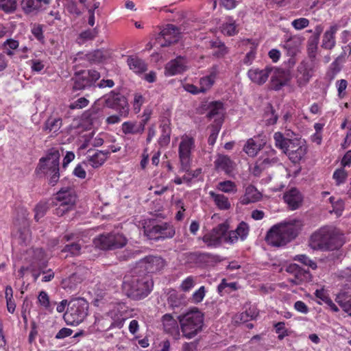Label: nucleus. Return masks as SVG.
Segmentation results:
<instances>
[{
    "instance_id": "obj_1",
    "label": "nucleus",
    "mask_w": 351,
    "mask_h": 351,
    "mask_svg": "<svg viewBox=\"0 0 351 351\" xmlns=\"http://www.w3.org/2000/svg\"><path fill=\"white\" fill-rule=\"evenodd\" d=\"M301 225L300 221L296 219L275 225L268 231L266 241L272 246L285 245L298 236Z\"/></svg>"
},
{
    "instance_id": "obj_2",
    "label": "nucleus",
    "mask_w": 351,
    "mask_h": 351,
    "mask_svg": "<svg viewBox=\"0 0 351 351\" xmlns=\"http://www.w3.org/2000/svg\"><path fill=\"white\" fill-rule=\"evenodd\" d=\"M341 236L332 228L324 226L314 233L310 237L309 246L314 250H335L343 245Z\"/></svg>"
},
{
    "instance_id": "obj_3",
    "label": "nucleus",
    "mask_w": 351,
    "mask_h": 351,
    "mask_svg": "<svg viewBox=\"0 0 351 351\" xmlns=\"http://www.w3.org/2000/svg\"><path fill=\"white\" fill-rule=\"evenodd\" d=\"M152 287L153 281L148 274L125 276L123 282V289L125 294L137 300L147 297L152 291Z\"/></svg>"
},
{
    "instance_id": "obj_4",
    "label": "nucleus",
    "mask_w": 351,
    "mask_h": 351,
    "mask_svg": "<svg viewBox=\"0 0 351 351\" xmlns=\"http://www.w3.org/2000/svg\"><path fill=\"white\" fill-rule=\"evenodd\" d=\"M60 157L58 150L50 149L46 156L39 160L36 169L37 174L48 176V182L51 186L56 185L60 178Z\"/></svg>"
},
{
    "instance_id": "obj_5",
    "label": "nucleus",
    "mask_w": 351,
    "mask_h": 351,
    "mask_svg": "<svg viewBox=\"0 0 351 351\" xmlns=\"http://www.w3.org/2000/svg\"><path fill=\"white\" fill-rule=\"evenodd\" d=\"M182 335L192 339L202 330L204 315L197 308H194L178 317Z\"/></svg>"
},
{
    "instance_id": "obj_6",
    "label": "nucleus",
    "mask_w": 351,
    "mask_h": 351,
    "mask_svg": "<svg viewBox=\"0 0 351 351\" xmlns=\"http://www.w3.org/2000/svg\"><path fill=\"white\" fill-rule=\"evenodd\" d=\"M88 304L82 298L70 301L64 315L67 325L77 326L82 323L88 315Z\"/></svg>"
},
{
    "instance_id": "obj_7",
    "label": "nucleus",
    "mask_w": 351,
    "mask_h": 351,
    "mask_svg": "<svg viewBox=\"0 0 351 351\" xmlns=\"http://www.w3.org/2000/svg\"><path fill=\"white\" fill-rule=\"evenodd\" d=\"M95 246L103 250H113L124 247L127 243L125 237L119 232L102 234L93 240Z\"/></svg>"
},
{
    "instance_id": "obj_8",
    "label": "nucleus",
    "mask_w": 351,
    "mask_h": 351,
    "mask_svg": "<svg viewBox=\"0 0 351 351\" xmlns=\"http://www.w3.org/2000/svg\"><path fill=\"white\" fill-rule=\"evenodd\" d=\"M181 29L173 24H167L162 27L156 38V44L160 47H167L179 41L181 38Z\"/></svg>"
},
{
    "instance_id": "obj_9",
    "label": "nucleus",
    "mask_w": 351,
    "mask_h": 351,
    "mask_svg": "<svg viewBox=\"0 0 351 351\" xmlns=\"http://www.w3.org/2000/svg\"><path fill=\"white\" fill-rule=\"evenodd\" d=\"M76 197L69 189H61L56 195L55 214L62 216L74 208Z\"/></svg>"
},
{
    "instance_id": "obj_10",
    "label": "nucleus",
    "mask_w": 351,
    "mask_h": 351,
    "mask_svg": "<svg viewBox=\"0 0 351 351\" xmlns=\"http://www.w3.org/2000/svg\"><path fill=\"white\" fill-rule=\"evenodd\" d=\"M105 105L127 117L129 114V104L127 98L122 94L114 90L104 97Z\"/></svg>"
},
{
    "instance_id": "obj_11",
    "label": "nucleus",
    "mask_w": 351,
    "mask_h": 351,
    "mask_svg": "<svg viewBox=\"0 0 351 351\" xmlns=\"http://www.w3.org/2000/svg\"><path fill=\"white\" fill-rule=\"evenodd\" d=\"M129 307L123 302H119L113 305L112 308L107 313L112 322L108 329L114 328H121L125 321L131 315Z\"/></svg>"
},
{
    "instance_id": "obj_12",
    "label": "nucleus",
    "mask_w": 351,
    "mask_h": 351,
    "mask_svg": "<svg viewBox=\"0 0 351 351\" xmlns=\"http://www.w3.org/2000/svg\"><path fill=\"white\" fill-rule=\"evenodd\" d=\"M100 78V74L95 70L84 71L76 74L73 78V89L82 90L95 85Z\"/></svg>"
},
{
    "instance_id": "obj_13",
    "label": "nucleus",
    "mask_w": 351,
    "mask_h": 351,
    "mask_svg": "<svg viewBox=\"0 0 351 351\" xmlns=\"http://www.w3.org/2000/svg\"><path fill=\"white\" fill-rule=\"evenodd\" d=\"M228 229L229 226L227 223H220L214 228L211 232L205 234L202 237V240L208 247H218L223 241L225 242V237L228 235Z\"/></svg>"
},
{
    "instance_id": "obj_14",
    "label": "nucleus",
    "mask_w": 351,
    "mask_h": 351,
    "mask_svg": "<svg viewBox=\"0 0 351 351\" xmlns=\"http://www.w3.org/2000/svg\"><path fill=\"white\" fill-rule=\"evenodd\" d=\"M195 146V141L192 137L184 136L179 145V158L181 171H188L191 162V150Z\"/></svg>"
},
{
    "instance_id": "obj_15",
    "label": "nucleus",
    "mask_w": 351,
    "mask_h": 351,
    "mask_svg": "<svg viewBox=\"0 0 351 351\" xmlns=\"http://www.w3.org/2000/svg\"><path fill=\"white\" fill-rule=\"evenodd\" d=\"M315 69V63L313 60H303L297 68L295 75L297 85L300 87L306 86L310 82Z\"/></svg>"
},
{
    "instance_id": "obj_16",
    "label": "nucleus",
    "mask_w": 351,
    "mask_h": 351,
    "mask_svg": "<svg viewBox=\"0 0 351 351\" xmlns=\"http://www.w3.org/2000/svg\"><path fill=\"white\" fill-rule=\"evenodd\" d=\"M173 226L169 223H162L145 229V234L149 239H171L175 235Z\"/></svg>"
},
{
    "instance_id": "obj_17",
    "label": "nucleus",
    "mask_w": 351,
    "mask_h": 351,
    "mask_svg": "<svg viewBox=\"0 0 351 351\" xmlns=\"http://www.w3.org/2000/svg\"><path fill=\"white\" fill-rule=\"evenodd\" d=\"M307 149L308 147L304 140L295 138L288 145V148L285 154L288 156L292 162L297 163L305 156Z\"/></svg>"
},
{
    "instance_id": "obj_18",
    "label": "nucleus",
    "mask_w": 351,
    "mask_h": 351,
    "mask_svg": "<svg viewBox=\"0 0 351 351\" xmlns=\"http://www.w3.org/2000/svg\"><path fill=\"white\" fill-rule=\"evenodd\" d=\"M250 227L244 221H241L234 230L228 231V235L225 237V243L234 244L240 239L244 241L249 234Z\"/></svg>"
},
{
    "instance_id": "obj_19",
    "label": "nucleus",
    "mask_w": 351,
    "mask_h": 351,
    "mask_svg": "<svg viewBox=\"0 0 351 351\" xmlns=\"http://www.w3.org/2000/svg\"><path fill=\"white\" fill-rule=\"evenodd\" d=\"M269 76L271 77V86L276 90H280L289 80V74L285 71L273 66H271Z\"/></svg>"
},
{
    "instance_id": "obj_20",
    "label": "nucleus",
    "mask_w": 351,
    "mask_h": 351,
    "mask_svg": "<svg viewBox=\"0 0 351 351\" xmlns=\"http://www.w3.org/2000/svg\"><path fill=\"white\" fill-rule=\"evenodd\" d=\"M141 267H144L147 273H154L165 267V261L160 256H148L141 261Z\"/></svg>"
},
{
    "instance_id": "obj_21",
    "label": "nucleus",
    "mask_w": 351,
    "mask_h": 351,
    "mask_svg": "<svg viewBox=\"0 0 351 351\" xmlns=\"http://www.w3.org/2000/svg\"><path fill=\"white\" fill-rule=\"evenodd\" d=\"M271 66H266L263 69L252 68L247 72V76L250 80L258 85L265 84L271 73Z\"/></svg>"
},
{
    "instance_id": "obj_22",
    "label": "nucleus",
    "mask_w": 351,
    "mask_h": 351,
    "mask_svg": "<svg viewBox=\"0 0 351 351\" xmlns=\"http://www.w3.org/2000/svg\"><path fill=\"white\" fill-rule=\"evenodd\" d=\"M258 160L260 162L261 165L263 166L265 169L280 163L276 151L271 147H266L265 148Z\"/></svg>"
},
{
    "instance_id": "obj_23",
    "label": "nucleus",
    "mask_w": 351,
    "mask_h": 351,
    "mask_svg": "<svg viewBox=\"0 0 351 351\" xmlns=\"http://www.w3.org/2000/svg\"><path fill=\"white\" fill-rule=\"evenodd\" d=\"M186 69V60L180 56L171 60L165 66V74L167 75H175L182 73Z\"/></svg>"
},
{
    "instance_id": "obj_24",
    "label": "nucleus",
    "mask_w": 351,
    "mask_h": 351,
    "mask_svg": "<svg viewBox=\"0 0 351 351\" xmlns=\"http://www.w3.org/2000/svg\"><path fill=\"white\" fill-rule=\"evenodd\" d=\"M284 200L291 210L299 208L302 202L301 193L295 188H292L284 195Z\"/></svg>"
},
{
    "instance_id": "obj_25",
    "label": "nucleus",
    "mask_w": 351,
    "mask_h": 351,
    "mask_svg": "<svg viewBox=\"0 0 351 351\" xmlns=\"http://www.w3.org/2000/svg\"><path fill=\"white\" fill-rule=\"evenodd\" d=\"M339 26L337 24L332 25L326 30L323 36L322 47L326 49H332L336 44L335 34Z\"/></svg>"
},
{
    "instance_id": "obj_26",
    "label": "nucleus",
    "mask_w": 351,
    "mask_h": 351,
    "mask_svg": "<svg viewBox=\"0 0 351 351\" xmlns=\"http://www.w3.org/2000/svg\"><path fill=\"white\" fill-rule=\"evenodd\" d=\"M207 117L210 119H214L217 123H221V119L224 113L223 104L220 101H213L209 104L208 106Z\"/></svg>"
},
{
    "instance_id": "obj_27",
    "label": "nucleus",
    "mask_w": 351,
    "mask_h": 351,
    "mask_svg": "<svg viewBox=\"0 0 351 351\" xmlns=\"http://www.w3.org/2000/svg\"><path fill=\"white\" fill-rule=\"evenodd\" d=\"M262 198L261 193L252 185L246 187L245 194L241 197V202L243 205L254 203Z\"/></svg>"
},
{
    "instance_id": "obj_28",
    "label": "nucleus",
    "mask_w": 351,
    "mask_h": 351,
    "mask_svg": "<svg viewBox=\"0 0 351 351\" xmlns=\"http://www.w3.org/2000/svg\"><path fill=\"white\" fill-rule=\"evenodd\" d=\"M208 194L218 209L225 210L230 208L231 204L228 197L213 191H210Z\"/></svg>"
},
{
    "instance_id": "obj_29",
    "label": "nucleus",
    "mask_w": 351,
    "mask_h": 351,
    "mask_svg": "<svg viewBox=\"0 0 351 351\" xmlns=\"http://www.w3.org/2000/svg\"><path fill=\"white\" fill-rule=\"evenodd\" d=\"M264 144L265 143L257 141L255 138H251L246 141L243 150L248 155V156L254 157L263 147Z\"/></svg>"
},
{
    "instance_id": "obj_30",
    "label": "nucleus",
    "mask_w": 351,
    "mask_h": 351,
    "mask_svg": "<svg viewBox=\"0 0 351 351\" xmlns=\"http://www.w3.org/2000/svg\"><path fill=\"white\" fill-rule=\"evenodd\" d=\"M208 47L214 50L213 55L217 58H223L228 53L229 50L224 43L219 39L208 41Z\"/></svg>"
},
{
    "instance_id": "obj_31",
    "label": "nucleus",
    "mask_w": 351,
    "mask_h": 351,
    "mask_svg": "<svg viewBox=\"0 0 351 351\" xmlns=\"http://www.w3.org/2000/svg\"><path fill=\"white\" fill-rule=\"evenodd\" d=\"M335 302L351 317V295L348 292L341 291L336 295Z\"/></svg>"
},
{
    "instance_id": "obj_32",
    "label": "nucleus",
    "mask_w": 351,
    "mask_h": 351,
    "mask_svg": "<svg viewBox=\"0 0 351 351\" xmlns=\"http://www.w3.org/2000/svg\"><path fill=\"white\" fill-rule=\"evenodd\" d=\"M145 130V122L137 123L132 121H125L122 123L121 130L125 134H141Z\"/></svg>"
},
{
    "instance_id": "obj_33",
    "label": "nucleus",
    "mask_w": 351,
    "mask_h": 351,
    "mask_svg": "<svg viewBox=\"0 0 351 351\" xmlns=\"http://www.w3.org/2000/svg\"><path fill=\"white\" fill-rule=\"evenodd\" d=\"M215 166L217 170L223 171L226 173H229L233 169V162L228 156L218 155L215 161Z\"/></svg>"
},
{
    "instance_id": "obj_34",
    "label": "nucleus",
    "mask_w": 351,
    "mask_h": 351,
    "mask_svg": "<svg viewBox=\"0 0 351 351\" xmlns=\"http://www.w3.org/2000/svg\"><path fill=\"white\" fill-rule=\"evenodd\" d=\"M162 322V326L164 330L169 334L173 335L175 332H178V324L176 319L173 318V317L169 314H165L162 317L161 319Z\"/></svg>"
},
{
    "instance_id": "obj_35",
    "label": "nucleus",
    "mask_w": 351,
    "mask_h": 351,
    "mask_svg": "<svg viewBox=\"0 0 351 351\" xmlns=\"http://www.w3.org/2000/svg\"><path fill=\"white\" fill-rule=\"evenodd\" d=\"M167 302L172 308L175 309L185 306L187 304V300L184 294L172 292L168 297Z\"/></svg>"
},
{
    "instance_id": "obj_36",
    "label": "nucleus",
    "mask_w": 351,
    "mask_h": 351,
    "mask_svg": "<svg viewBox=\"0 0 351 351\" xmlns=\"http://www.w3.org/2000/svg\"><path fill=\"white\" fill-rule=\"evenodd\" d=\"M127 64L129 68L137 74L143 73L147 70L145 62L137 57H128Z\"/></svg>"
},
{
    "instance_id": "obj_37",
    "label": "nucleus",
    "mask_w": 351,
    "mask_h": 351,
    "mask_svg": "<svg viewBox=\"0 0 351 351\" xmlns=\"http://www.w3.org/2000/svg\"><path fill=\"white\" fill-rule=\"evenodd\" d=\"M221 32L228 36H232L238 34L237 24L233 18H226V22L221 26Z\"/></svg>"
},
{
    "instance_id": "obj_38",
    "label": "nucleus",
    "mask_w": 351,
    "mask_h": 351,
    "mask_svg": "<svg viewBox=\"0 0 351 351\" xmlns=\"http://www.w3.org/2000/svg\"><path fill=\"white\" fill-rule=\"evenodd\" d=\"M300 45V41L298 38H290L283 44L284 48L287 50V54L290 56H293L298 53Z\"/></svg>"
},
{
    "instance_id": "obj_39",
    "label": "nucleus",
    "mask_w": 351,
    "mask_h": 351,
    "mask_svg": "<svg viewBox=\"0 0 351 351\" xmlns=\"http://www.w3.org/2000/svg\"><path fill=\"white\" fill-rule=\"evenodd\" d=\"M82 54H78L80 58H84L90 63H99L104 60V51L101 49L94 50L88 53L80 56Z\"/></svg>"
},
{
    "instance_id": "obj_40",
    "label": "nucleus",
    "mask_w": 351,
    "mask_h": 351,
    "mask_svg": "<svg viewBox=\"0 0 351 351\" xmlns=\"http://www.w3.org/2000/svg\"><path fill=\"white\" fill-rule=\"evenodd\" d=\"M274 139L276 147L282 150L285 153L288 148V145L291 143L293 139L285 138L281 132H275L274 134Z\"/></svg>"
},
{
    "instance_id": "obj_41",
    "label": "nucleus",
    "mask_w": 351,
    "mask_h": 351,
    "mask_svg": "<svg viewBox=\"0 0 351 351\" xmlns=\"http://www.w3.org/2000/svg\"><path fill=\"white\" fill-rule=\"evenodd\" d=\"M62 126L60 118L49 117L45 122L43 130L48 132H56Z\"/></svg>"
},
{
    "instance_id": "obj_42",
    "label": "nucleus",
    "mask_w": 351,
    "mask_h": 351,
    "mask_svg": "<svg viewBox=\"0 0 351 351\" xmlns=\"http://www.w3.org/2000/svg\"><path fill=\"white\" fill-rule=\"evenodd\" d=\"M21 8L26 14L35 13L40 10L37 0H22Z\"/></svg>"
},
{
    "instance_id": "obj_43",
    "label": "nucleus",
    "mask_w": 351,
    "mask_h": 351,
    "mask_svg": "<svg viewBox=\"0 0 351 351\" xmlns=\"http://www.w3.org/2000/svg\"><path fill=\"white\" fill-rule=\"evenodd\" d=\"M86 160L87 162L93 168L101 167L106 161L102 154L98 153V152H96L93 155H88Z\"/></svg>"
},
{
    "instance_id": "obj_44",
    "label": "nucleus",
    "mask_w": 351,
    "mask_h": 351,
    "mask_svg": "<svg viewBox=\"0 0 351 351\" xmlns=\"http://www.w3.org/2000/svg\"><path fill=\"white\" fill-rule=\"evenodd\" d=\"M39 304L46 310L51 312L53 309V303L49 301V298L47 292L42 291L38 296Z\"/></svg>"
},
{
    "instance_id": "obj_45",
    "label": "nucleus",
    "mask_w": 351,
    "mask_h": 351,
    "mask_svg": "<svg viewBox=\"0 0 351 351\" xmlns=\"http://www.w3.org/2000/svg\"><path fill=\"white\" fill-rule=\"evenodd\" d=\"M258 313L255 307H250L245 312L241 313L239 315V318L241 322L245 323L249 320L255 319L258 316Z\"/></svg>"
},
{
    "instance_id": "obj_46",
    "label": "nucleus",
    "mask_w": 351,
    "mask_h": 351,
    "mask_svg": "<svg viewBox=\"0 0 351 351\" xmlns=\"http://www.w3.org/2000/svg\"><path fill=\"white\" fill-rule=\"evenodd\" d=\"M217 189L223 193H235L237 191V186L234 182L230 180L220 182L217 186Z\"/></svg>"
},
{
    "instance_id": "obj_47",
    "label": "nucleus",
    "mask_w": 351,
    "mask_h": 351,
    "mask_svg": "<svg viewBox=\"0 0 351 351\" xmlns=\"http://www.w3.org/2000/svg\"><path fill=\"white\" fill-rule=\"evenodd\" d=\"M206 292V291L205 287L202 286L192 294L189 300L191 303L198 304L201 302L204 298Z\"/></svg>"
},
{
    "instance_id": "obj_48",
    "label": "nucleus",
    "mask_w": 351,
    "mask_h": 351,
    "mask_svg": "<svg viewBox=\"0 0 351 351\" xmlns=\"http://www.w3.org/2000/svg\"><path fill=\"white\" fill-rule=\"evenodd\" d=\"M19 41L12 38L7 39L3 45L5 49L6 54L9 56H12L14 55L13 50L16 49L19 47Z\"/></svg>"
},
{
    "instance_id": "obj_49",
    "label": "nucleus",
    "mask_w": 351,
    "mask_h": 351,
    "mask_svg": "<svg viewBox=\"0 0 351 351\" xmlns=\"http://www.w3.org/2000/svg\"><path fill=\"white\" fill-rule=\"evenodd\" d=\"M16 8V0H0V9L6 13L14 12Z\"/></svg>"
},
{
    "instance_id": "obj_50",
    "label": "nucleus",
    "mask_w": 351,
    "mask_h": 351,
    "mask_svg": "<svg viewBox=\"0 0 351 351\" xmlns=\"http://www.w3.org/2000/svg\"><path fill=\"white\" fill-rule=\"evenodd\" d=\"M196 278L192 276L186 278L181 283L180 288L184 292L190 291L195 285Z\"/></svg>"
},
{
    "instance_id": "obj_51",
    "label": "nucleus",
    "mask_w": 351,
    "mask_h": 351,
    "mask_svg": "<svg viewBox=\"0 0 351 351\" xmlns=\"http://www.w3.org/2000/svg\"><path fill=\"white\" fill-rule=\"evenodd\" d=\"M88 104L89 101L86 98L82 97L71 102L69 107L71 110H80L86 107Z\"/></svg>"
},
{
    "instance_id": "obj_52",
    "label": "nucleus",
    "mask_w": 351,
    "mask_h": 351,
    "mask_svg": "<svg viewBox=\"0 0 351 351\" xmlns=\"http://www.w3.org/2000/svg\"><path fill=\"white\" fill-rule=\"evenodd\" d=\"M81 245L77 243H72L65 245L63 252H69L71 256H77L81 252Z\"/></svg>"
},
{
    "instance_id": "obj_53",
    "label": "nucleus",
    "mask_w": 351,
    "mask_h": 351,
    "mask_svg": "<svg viewBox=\"0 0 351 351\" xmlns=\"http://www.w3.org/2000/svg\"><path fill=\"white\" fill-rule=\"evenodd\" d=\"M337 92H338V97L340 99H343L346 95V88L348 86V82L346 80L341 79L339 80H337L335 83Z\"/></svg>"
},
{
    "instance_id": "obj_54",
    "label": "nucleus",
    "mask_w": 351,
    "mask_h": 351,
    "mask_svg": "<svg viewBox=\"0 0 351 351\" xmlns=\"http://www.w3.org/2000/svg\"><path fill=\"white\" fill-rule=\"evenodd\" d=\"M295 261H298L300 262L301 263L304 264V265L308 266L313 269H315L317 268V264L311 260L305 254H299L295 256L294 258Z\"/></svg>"
},
{
    "instance_id": "obj_55",
    "label": "nucleus",
    "mask_w": 351,
    "mask_h": 351,
    "mask_svg": "<svg viewBox=\"0 0 351 351\" xmlns=\"http://www.w3.org/2000/svg\"><path fill=\"white\" fill-rule=\"evenodd\" d=\"M170 141V130L168 127L163 126L162 134L159 138L158 143L160 146H166Z\"/></svg>"
},
{
    "instance_id": "obj_56",
    "label": "nucleus",
    "mask_w": 351,
    "mask_h": 351,
    "mask_svg": "<svg viewBox=\"0 0 351 351\" xmlns=\"http://www.w3.org/2000/svg\"><path fill=\"white\" fill-rule=\"evenodd\" d=\"M45 20L49 25H52L55 24L56 21L61 20V15L58 10H51L45 16Z\"/></svg>"
},
{
    "instance_id": "obj_57",
    "label": "nucleus",
    "mask_w": 351,
    "mask_h": 351,
    "mask_svg": "<svg viewBox=\"0 0 351 351\" xmlns=\"http://www.w3.org/2000/svg\"><path fill=\"white\" fill-rule=\"evenodd\" d=\"M276 332L278 334V338L280 340L283 339L286 336L288 335L287 330L285 328V322H280L274 324Z\"/></svg>"
},
{
    "instance_id": "obj_58",
    "label": "nucleus",
    "mask_w": 351,
    "mask_h": 351,
    "mask_svg": "<svg viewBox=\"0 0 351 351\" xmlns=\"http://www.w3.org/2000/svg\"><path fill=\"white\" fill-rule=\"evenodd\" d=\"M144 101L145 99L140 93L134 94L132 106L135 113H138L140 112L141 106L143 105Z\"/></svg>"
},
{
    "instance_id": "obj_59",
    "label": "nucleus",
    "mask_w": 351,
    "mask_h": 351,
    "mask_svg": "<svg viewBox=\"0 0 351 351\" xmlns=\"http://www.w3.org/2000/svg\"><path fill=\"white\" fill-rule=\"evenodd\" d=\"M309 25V21L306 18H300L293 20L291 22V25L296 30H301L306 27Z\"/></svg>"
},
{
    "instance_id": "obj_60",
    "label": "nucleus",
    "mask_w": 351,
    "mask_h": 351,
    "mask_svg": "<svg viewBox=\"0 0 351 351\" xmlns=\"http://www.w3.org/2000/svg\"><path fill=\"white\" fill-rule=\"evenodd\" d=\"M347 173L343 169H337L333 173V178L335 179L337 185L343 183L346 179Z\"/></svg>"
},
{
    "instance_id": "obj_61",
    "label": "nucleus",
    "mask_w": 351,
    "mask_h": 351,
    "mask_svg": "<svg viewBox=\"0 0 351 351\" xmlns=\"http://www.w3.org/2000/svg\"><path fill=\"white\" fill-rule=\"evenodd\" d=\"M48 209V206L45 203L38 204L35 208V216L34 218L36 221H38L42 218Z\"/></svg>"
},
{
    "instance_id": "obj_62",
    "label": "nucleus",
    "mask_w": 351,
    "mask_h": 351,
    "mask_svg": "<svg viewBox=\"0 0 351 351\" xmlns=\"http://www.w3.org/2000/svg\"><path fill=\"white\" fill-rule=\"evenodd\" d=\"M215 82L208 76L203 77L199 80L200 91L205 93L211 88Z\"/></svg>"
},
{
    "instance_id": "obj_63",
    "label": "nucleus",
    "mask_w": 351,
    "mask_h": 351,
    "mask_svg": "<svg viewBox=\"0 0 351 351\" xmlns=\"http://www.w3.org/2000/svg\"><path fill=\"white\" fill-rule=\"evenodd\" d=\"M226 289H229L230 290H236L237 284L235 282L228 283L225 279H223L217 287L218 292L222 295L223 291H226Z\"/></svg>"
},
{
    "instance_id": "obj_64",
    "label": "nucleus",
    "mask_w": 351,
    "mask_h": 351,
    "mask_svg": "<svg viewBox=\"0 0 351 351\" xmlns=\"http://www.w3.org/2000/svg\"><path fill=\"white\" fill-rule=\"evenodd\" d=\"M32 34L39 41H43V26L40 24H34L31 29Z\"/></svg>"
}]
</instances>
